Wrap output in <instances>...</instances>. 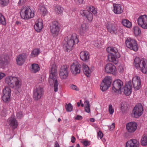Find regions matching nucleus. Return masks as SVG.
Instances as JSON below:
<instances>
[{
  "label": "nucleus",
  "instance_id": "obj_38",
  "mask_svg": "<svg viewBox=\"0 0 147 147\" xmlns=\"http://www.w3.org/2000/svg\"><path fill=\"white\" fill-rule=\"evenodd\" d=\"M39 50L38 49H34L30 55V56L32 57H35L37 56L39 53Z\"/></svg>",
  "mask_w": 147,
  "mask_h": 147
},
{
  "label": "nucleus",
  "instance_id": "obj_35",
  "mask_svg": "<svg viewBox=\"0 0 147 147\" xmlns=\"http://www.w3.org/2000/svg\"><path fill=\"white\" fill-rule=\"evenodd\" d=\"M55 9L56 13L59 14L62 13L63 8L59 5H57L55 7Z\"/></svg>",
  "mask_w": 147,
  "mask_h": 147
},
{
  "label": "nucleus",
  "instance_id": "obj_24",
  "mask_svg": "<svg viewBox=\"0 0 147 147\" xmlns=\"http://www.w3.org/2000/svg\"><path fill=\"white\" fill-rule=\"evenodd\" d=\"M123 88V92L125 95L128 96L131 94L132 92V86L129 83L125 84Z\"/></svg>",
  "mask_w": 147,
  "mask_h": 147
},
{
  "label": "nucleus",
  "instance_id": "obj_60",
  "mask_svg": "<svg viewBox=\"0 0 147 147\" xmlns=\"http://www.w3.org/2000/svg\"><path fill=\"white\" fill-rule=\"evenodd\" d=\"M119 71L121 73H122L123 72V69L122 67H119Z\"/></svg>",
  "mask_w": 147,
  "mask_h": 147
},
{
  "label": "nucleus",
  "instance_id": "obj_55",
  "mask_svg": "<svg viewBox=\"0 0 147 147\" xmlns=\"http://www.w3.org/2000/svg\"><path fill=\"white\" fill-rule=\"evenodd\" d=\"M85 107H90L89 102L88 100H86L84 102Z\"/></svg>",
  "mask_w": 147,
  "mask_h": 147
},
{
  "label": "nucleus",
  "instance_id": "obj_46",
  "mask_svg": "<svg viewBox=\"0 0 147 147\" xmlns=\"http://www.w3.org/2000/svg\"><path fill=\"white\" fill-rule=\"evenodd\" d=\"M109 113L111 115L114 112V109L113 108L112 105L111 104L109 105Z\"/></svg>",
  "mask_w": 147,
  "mask_h": 147
},
{
  "label": "nucleus",
  "instance_id": "obj_7",
  "mask_svg": "<svg viewBox=\"0 0 147 147\" xmlns=\"http://www.w3.org/2000/svg\"><path fill=\"white\" fill-rule=\"evenodd\" d=\"M125 44L127 47L135 51H137L138 46L135 40L131 38H127L125 40Z\"/></svg>",
  "mask_w": 147,
  "mask_h": 147
},
{
  "label": "nucleus",
  "instance_id": "obj_12",
  "mask_svg": "<svg viewBox=\"0 0 147 147\" xmlns=\"http://www.w3.org/2000/svg\"><path fill=\"white\" fill-rule=\"evenodd\" d=\"M143 111V107L141 104H139L136 105L133 110L135 117L137 118L140 116L142 114Z\"/></svg>",
  "mask_w": 147,
  "mask_h": 147
},
{
  "label": "nucleus",
  "instance_id": "obj_11",
  "mask_svg": "<svg viewBox=\"0 0 147 147\" xmlns=\"http://www.w3.org/2000/svg\"><path fill=\"white\" fill-rule=\"evenodd\" d=\"M138 25L144 29H147V16L143 15L140 16L137 20Z\"/></svg>",
  "mask_w": 147,
  "mask_h": 147
},
{
  "label": "nucleus",
  "instance_id": "obj_63",
  "mask_svg": "<svg viewBox=\"0 0 147 147\" xmlns=\"http://www.w3.org/2000/svg\"><path fill=\"white\" fill-rule=\"evenodd\" d=\"M90 120L91 122H94V119L93 118H90Z\"/></svg>",
  "mask_w": 147,
  "mask_h": 147
},
{
  "label": "nucleus",
  "instance_id": "obj_14",
  "mask_svg": "<svg viewBox=\"0 0 147 147\" xmlns=\"http://www.w3.org/2000/svg\"><path fill=\"white\" fill-rule=\"evenodd\" d=\"M69 72L68 67L66 65L61 66L59 70V75L61 79H66L68 75Z\"/></svg>",
  "mask_w": 147,
  "mask_h": 147
},
{
  "label": "nucleus",
  "instance_id": "obj_50",
  "mask_svg": "<svg viewBox=\"0 0 147 147\" xmlns=\"http://www.w3.org/2000/svg\"><path fill=\"white\" fill-rule=\"evenodd\" d=\"M103 134L102 132L100 131L98 133V137H99L100 139H101L103 137Z\"/></svg>",
  "mask_w": 147,
  "mask_h": 147
},
{
  "label": "nucleus",
  "instance_id": "obj_54",
  "mask_svg": "<svg viewBox=\"0 0 147 147\" xmlns=\"http://www.w3.org/2000/svg\"><path fill=\"white\" fill-rule=\"evenodd\" d=\"M85 110L86 112L88 113H89L90 111V107H85Z\"/></svg>",
  "mask_w": 147,
  "mask_h": 147
},
{
  "label": "nucleus",
  "instance_id": "obj_58",
  "mask_svg": "<svg viewBox=\"0 0 147 147\" xmlns=\"http://www.w3.org/2000/svg\"><path fill=\"white\" fill-rule=\"evenodd\" d=\"M5 76L4 73L2 72H0V80L2 79Z\"/></svg>",
  "mask_w": 147,
  "mask_h": 147
},
{
  "label": "nucleus",
  "instance_id": "obj_8",
  "mask_svg": "<svg viewBox=\"0 0 147 147\" xmlns=\"http://www.w3.org/2000/svg\"><path fill=\"white\" fill-rule=\"evenodd\" d=\"M43 87L42 86H39L34 88L33 93L34 100L37 101L40 99L43 95Z\"/></svg>",
  "mask_w": 147,
  "mask_h": 147
},
{
  "label": "nucleus",
  "instance_id": "obj_17",
  "mask_svg": "<svg viewBox=\"0 0 147 147\" xmlns=\"http://www.w3.org/2000/svg\"><path fill=\"white\" fill-rule=\"evenodd\" d=\"M132 84L134 89L136 90H138L140 87V79L137 76H135L133 78Z\"/></svg>",
  "mask_w": 147,
  "mask_h": 147
},
{
  "label": "nucleus",
  "instance_id": "obj_2",
  "mask_svg": "<svg viewBox=\"0 0 147 147\" xmlns=\"http://www.w3.org/2000/svg\"><path fill=\"white\" fill-rule=\"evenodd\" d=\"M57 68L55 65H52L48 82L50 85L54 84V91L55 92L58 91L59 84L57 80Z\"/></svg>",
  "mask_w": 147,
  "mask_h": 147
},
{
  "label": "nucleus",
  "instance_id": "obj_41",
  "mask_svg": "<svg viewBox=\"0 0 147 147\" xmlns=\"http://www.w3.org/2000/svg\"><path fill=\"white\" fill-rule=\"evenodd\" d=\"M9 3V0H0V5L1 7L7 5Z\"/></svg>",
  "mask_w": 147,
  "mask_h": 147
},
{
  "label": "nucleus",
  "instance_id": "obj_23",
  "mask_svg": "<svg viewBox=\"0 0 147 147\" xmlns=\"http://www.w3.org/2000/svg\"><path fill=\"white\" fill-rule=\"evenodd\" d=\"M9 124L13 129L16 128L18 126V122L16 119L11 116L8 120Z\"/></svg>",
  "mask_w": 147,
  "mask_h": 147
},
{
  "label": "nucleus",
  "instance_id": "obj_30",
  "mask_svg": "<svg viewBox=\"0 0 147 147\" xmlns=\"http://www.w3.org/2000/svg\"><path fill=\"white\" fill-rule=\"evenodd\" d=\"M107 50L108 52L109 53H113V54H115L117 57H120V55L118 52L117 49L116 48L109 47L107 48Z\"/></svg>",
  "mask_w": 147,
  "mask_h": 147
},
{
  "label": "nucleus",
  "instance_id": "obj_3",
  "mask_svg": "<svg viewBox=\"0 0 147 147\" xmlns=\"http://www.w3.org/2000/svg\"><path fill=\"white\" fill-rule=\"evenodd\" d=\"M134 63L137 69H140L143 73L147 74V60L136 57L134 59Z\"/></svg>",
  "mask_w": 147,
  "mask_h": 147
},
{
  "label": "nucleus",
  "instance_id": "obj_10",
  "mask_svg": "<svg viewBox=\"0 0 147 147\" xmlns=\"http://www.w3.org/2000/svg\"><path fill=\"white\" fill-rule=\"evenodd\" d=\"M112 82L111 78L109 77H106L101 83L100 89L102 91L107 90L110 86Z\"/></svg>",
  "mask_w": 147,
  "mask_h": 147
},
{
  "label": "nucleus",
  "instance_id": "obj_53",
  "mask_svg": "<svg viewBox=\"0 0 147 147\" xmlns=\"http://www.w3.org/2000/svg\"><path fill=\"white\" fill-rule=\"evenodd\" d=\"M26 0H19L18 2V5H22V4L24 3Z\"/></svg>",
  "mask_w": 147,
  "mask_h": 147
},
{
  "label": "nucleus",
  "instance_id": "obj_59",
  "mask_svg": "<svg viewBox=\"0 0 147 147\" xmlns=\"http://www.w3.org/2000/svg\"><path fill=\"white\" fill-rule=\"evenodd\" d=\"M76 139L75 138L74 136H72L71 138V142L72 143H74L75 142V140Z\"/></svg>",
  "mask_w": 147,
  "mask_h": 147
},
{
  "label": "nucleus",
  "instance_id": "obj_29",
  "mask_svg": "<svg viewBox=\"0 0 147 147\" xmlns=\"http://www.w3.org/2000/svg\"><path fill=\"white\" fill-rule=\"evenodd\" d=\"M80 57L81 59L84 61H86L89 58L88 53L86 51H83L80 53Z\"/></svg>",
  "mask_w": 147,
  "mask_h": 147
},
{
  "label": "nucleus",
  "instance_id": "obj_27",
  "mask_svg": "<svg viewBox=\"0 0 147 147\" xmlns=\"http://www.w3.org/2000/svg\"><path fill=\"white\" fill-rule=\"evenodd\" d=\"M89 25L87 24H84L82 25L80 30V33L82 35H84L86 33L88 32Z\"/></svg>",
  "mask_w": 147,
  "mask_h": 147
},
{
  "label": "nucleus",
  "instance_id": "obj_36",
  "mask_svg": "<svg viewBox=\"0 0 147 147\" xmlns=\"http://www.w3.org/2000/svg\"><path fill=\"white\" fill-rule=\"evenodd\" d=\"M141 144L144 146L147 145V137L146 136H142L141 139Z\"/></svg>",
  "mask_w": 147,
  "mask_h": 147
},
{
  "label": "nucleus",
  "instance_id": "obj_25",
  "mask_svg": "<svg viewBox=\"0 0 147 147\" xmlns=\"http://www.w3.org/2000/svg\"><path fill=\"white\" fill-rule=\"evenodd\" d=\"M108 58L109 61L115 64H117L118 62V58L115 54H113V53H109L108 55Z\"/></svg>",
  "mask_w": 147,
  "mask_h": 147
},
{
  "label": "nucleus",
  "instance_id": "obj_43",
  "mask_svg": "<svg viewBox=\"0 0 147 147\" xmlns=\"http://www.w3.org/2000/svg\"><path fill=\"white\" fill-rule=\"evenodd\" d=\"M0 23L5 25L6 24V22L5 19L2 15L0 13Z\"/></svg>",
  "mask_w": 147,
  "mask_h": 147
},
{
  "label": "nucleus",
  "instance_id": "obj_19",
  "mask_svg": "<svg viewBox=\"0 0 147 147\" xmlns=\"http://www.w3.org/2000/svg\"><path fill=\"white\" fill-rule=\"evenodd\" d=\"M112 9L114 12L117 14L122 13L123 10V8L120 4L115 3L113 4Z\"/></svg>",
  "mask_w": 147,
  "mask_h": 147
},
{
  "label": "nucleus",
  "instance_id": "obj_4",
  "mask_svg": "<svg viewBox=\"0 0 147 147\" xmlns=\"http://www.w3.org/2000/svg\"><path fill=\"white\" fill-rule=\"evenodd\" d=\"M5 82L9 86L12 88L15 87L18 88L22 85L21 82L18 78L11 76L6 78Z\"/></svg>",
  "mask_w": 147,
  "mask_h": 147
},
{
  "label": "nucleus",
  "instance_id": "obj_51",
  "mask_svg": "<svg viewBox=\"0 0 147 147\" xmlns=\"http://www.w3.org/2000/svg\"><path fill=\"white\" fill-rule=\"evenodd\" d=\"M115 123H112L111 125L108 126L110 130H113L115 128Z\"/></svg>",
  "mask_w": 147,
  "mask_h": 147
},
{
  "label": "nucleus",
  "instance_id": "obj_21",
  "mask_svg": "<svg viewBox=\"0 0 147 147\" xmlns=\"http://www.w3.org/2000/svg\"><path fill=\"white\" fill-rule=\"evenodd\" d=\"M139 142L136 139H132L126 143V147H139Z\"/></svg>",
  "mask_w": 147,
  "mask_h": 147
},
{
  "label": "nucleus",
  "instance_id": "obj_44",
  "mask_svg": "<svg viewBox=\"0 0 147 147\" xmlns=\"http://www.w3.org/2000/svg\"><path fill=\"white\" fill-rule=\"evenodd\" d=\"M65 107L67 111L71 112L72 111L73 107L71 103H69L68 105H66Z\"/></svg>",
  "mask_w": 147,
  "mask_h": 147
},
{
  "label": "nucleus",
  "instance_id": "obj_18",
  "mask_svg": "<svg viewBox=\"0 0 147 147\" xmlns=\"http://www.w3.org/2000/svg\"><path fill=\"white\" fill-rule=\"evenodd\" d=\"M126 127L128 132L133 133L137 129V124L135 122H130L127 124Z\"/></svg>",
  "mask_w": 147,
  "mask_h": 147
},
{
  "label": "nucleus",
  "instance_id": "obj_20",
  "mask_svg": "<svg viewBox=\"0 0 147 147\" xmlns=\"http://www.w3.org/2000/svg\"><path fill=\"white\" fill-rule=\"evenodd\" d=\"M9 62V57L4 55L0 57V67L3 68Z\"/></svg>",
  "mask_w": 147,
  "mask_h": 147
},
{
  "label": "nucleus",
  "instance_id": "obj_22",
  "mask_svg": "<svg viewBox=\"0 0 147 147\" xmlns=\"http://www.w3.org/2000/svg\"><path fill=\"white\" fill-rule=\"evenodd\" d=\"M27 57V55L24 53L19 55L16 59L17 64L20 65H22L25 62Z\"/></svg>",
  "mask_w": 147,
  "mask_h": 147
},
{
  "label": "nucleus",
  "instance_id": "obj_15",
  "mask_svg": "<svg viewBox=\"0 0 147 147\" xmlns=\"http://www.w3.org/2000/svg\"><path fill=\"white\" fill-rule=\"evenodd\" d=\"M11 90L10 88L8 87H5L3 91V96L2 99L5 102L9 101L11 96Z\"/></svg>",
  "mask_w": 147,
  "mask_h": 147
},
{
  "label": "nucleus",
  "instance_id": "obj_32",
  "mask_svg": "<svg viewBox=\"0 0 147 147\" xmlns=\"http://www.w3.org/2000/svg\"><path fill=\"white\" fill-rule=\"evenodd\" d=\"M103 43L102 39H99L98 40H94L93 42V44L98 48H100Z\"/></svg>",
  "mask_w": 147,
  "mask_h": 147
},
{
  "label": "nucleus",
  "instance_id": "obj_31",
  "mask_svg": "<svg viewBox=\"0 0 147 147\" xmlns=\"http://www.w3.org/2000/svg\"><path fill=\"white\" fill-rule=\"evenodd\" d=\"M82 68L84 74L88 77L90 76L91 71L88 66L86 64L83 63L82 64Z\"/></svg>",
  "mask_w": 147,
  "mask_h": 147
},
{
  "label": "nucleus",
  "instance_id": "obj_49",
  "mask_svg": "<svg viewBox=\"0 0 147 147\" xmlns=\"http://www.w3.org/2000/svg\"><path fill=\"white\" fill-rule=\"evenodd\" d=\"M82 144L85 146H89L90 144V142L87 140H84L82 142Z\"/></svg>",
  "mask_w": 147,
  "mask_h": 147
},
{
  "label": "nucleus",
  "instance_id": "obj_9",
  "mask_svg": "<svg viewBox=\"0 0 147 147\" xmlns=\"http://www.w3.org/2000/svg\"><path fill=\"white\" fill-rule=\"evenodd\" d=\"M50 29L53 36H57L60 31V27L58 22L56 21L53 22L50 26Z\"/></svg>",
  "mask_w": 147,
  "mask_h": 147
},
{
  "label": "nucleus",
  "instance_id": "obj_33",
  "mask_svg": "<svg viewBox=\"0 0 147 147\" xmlns=\"http://www.w3.org/2000/svg\"><path fill=\"white\" fill-rule=\"evenodd\" d=\"M40 70V67L38 65L36 64H33L32 65L31 71L32 72L36 73Z\"/></svg>",
  "mask_w": 147,
  "mask_h": 147
},
{
  "label": "nucleus",
  "instance_id": "obj_13",
  "mask_svg": "<svg viewBox=\"0 0 147 147\" xmlns=\"http://www.w3.org/2000/svg\"><path fill=\"white\" fill-rule=\"evenodd\" d=\"M81 65L77 61L74 62L71 66V70L72 74L74 75L80 72Z\"/></svg>",
  "mask_w": 147,
  "mask_h": 147
},
{
  "label": "nucleus",
  "instance_id": "obj_61",
  "mask_svg": "<svg viewBox=\"0 0 147 147\" xmlns=\"http://www.w3.org/2000/svg\"><path fill=\"white\" fill-rule=\"evenodd\" d=\"M55 147H60L57 141H56L55 142Z\"/></svg>",
  "mask_w": 147,
  "mask_h": 147
},
{
  "label": "nucleus",
  "instance_id": "obj_62",
  "mask_svg": "<svg viewBox=\"0 0 147 147\" xmlns=\"http://www.w3.org/2000/svg\"><path fill=\"white\" fill-rule=\"evenodd\" d=\"M42 78H40L38 80V82L39 83H42Z\"/></svg>",
  "mask_w": 147,
  "mask_h": 147
},
{
  "label": "nucleus",
  "instance_id": "obj_42",
  "mask_svg": "<svg viewBox=\"0 0 147 147\" xmlns=\"http://www.w3.org/2000/svg\"><path fill=\"white\" fill-rule=\"evenodd\" d=\"M41 13L43 14H45L47 12L46 8L44 6H39V9Z\"/></svg>",
  "mask_w": 147,
  "mask_h": 147
},
{
  "label": "nucleus",
  "instance_id": "obj_5",
  "mask_svg": "<svg viewBox=\"0 0 147 147\" xmlns=\"http://www.w3.org/2000/svg\"><path fill=\"white\" fill-rule=\"evenodd\" d=\"M34 16V13L29 6H25L21 9L20 16L22 19L28 20L33 18Z\"/></svg>",
  "mask_w": 147,
  "mask_h": 147
},
{
  "label": "nucleus",
  "instance_id": "obj_47",
  "mask_svg": "<svg viewBox=\"0 0 147 147\" xmlns=\"http://www.w3.org/2000/svg\"><path fill=\"white\" fill-rule=\"evenodd\" d=\"M121 111L122 112L124 111L127 108V107L126 104H125L123 103H121Z\"/></svg>",
  "mask_w": 147,
  "mask_h": 147
},
{
  "label": "nucleus",
  "instance_id": "obj_37",
  "mask_svg": "<svg viewBox=\"0 0 147 147\" xmlns=\"http://www.w3.org/2000/svg\"><path fill=\"white\" fill-rule=\"evenodd\" d=\"M86 9L92 12L94 15L97 13V11L96 9L92 6L90 5L87 6L86 7Z\"/></svg>",
  "mask_w": 147,
  "mask_h": 147
},
{
  "label": "nucleus",
  "instance_id": "obj_57",
  "mask_svg": "<svg viewBox=\"0 0 147 147\" xmlns=\"http://www.w3.org/2000/svg\"><path fill=\"white\" fill-rule=\"evenodd\" d=\"M82 119V116L79 115H77L75 118V119L76 120H81Z\"/></svg>",
  "mask_w": 147,
  "mask_h": 147
},
{
  "label": "nucleus",
  "instance_id": "obj_64",
  "mask_svg": "<svg viewBox=\"0 0 147 147\" xmlns=\"http://www.w3.org/2000/svg\"><path fill=\"white\" fill-rule=\"evenodd\" d=\"M21 24V22L18 21H17L16 22V24H17V25H19L20 24Z\"/></svg>",
  "mask_w": 147,
  "mask_h": 147
},
{
  "label": "nucleus",
  "instance_id": "obj_45",
  "mask_svg": "<svg viewBox=\"0 0 147 147\" xmlns=\"http://www.w3.org/2000/svg\"><path fill=\"white\" fill-rule=\"evenodd\" d=\"M88 11L86 10H81L80 11V14L83 17H85Z\"/></svg>",
  "mask_w": 147,
  "mask_h": 147
},
{
  "label": "nucleus",
  "instance_id": "obj_28",
  "mask_svg": "<svg viewBox=\"0 0 147 147\" xmlns=\"http://www.w3.org/2000/svg\"><path fill=\"white\" fill-rule=\"evenodd\" d=\"M107 29L109 32L112 34H116L117 30L115 26L112 24H108L107 26Z\"/></svg>",
  "mask_w": 147,
  "mask_h": 147
},
{
  "label": "nucleus",
  "instance_id": "obj_1",
  "mask_svg": "<svg viewBox=\"0 0 147 147\" xmlns=\"http://www.w3.org/2000/svg\"><path fill=\"white\" fill-rule=\"evenodd\" d=\"M78 42L77 35L76 34L70 36H66L63 42V48L65 51L69 52L73 49L74 44H77Z\"/></svg>",
  "mask_w": 147,
  "mask_h": 147
},
{
  "label": "nucleus",
  "instance_id": "obj_52",
  "mask_svg": "<svg viewBox=\"0 0 147 147\" xmlns=\"http://www.w3.org/2000/svg\"><path fill=\"white\" fill-rule=\"evenodd\" d=\"M70 87L72 89L76 90H78L77 86L73 84L71 85L70 86Z\"/></svg>",
  "mask_w": 147,
  "mask_h": 147
},
{
  "label": "nucleus",
  "instance_id": "obj_39",
  "mask_svg": "<svg viewBox=\"0 0 147 147\" xmlns=\"http://www.w3.org/2000/svg\"><path fill=\"white\" fill-rule=\"evenodd\" d=\"M89 22H91L93 20V16L92 13L88 11L87 14L85 17Z\"/></svg>",
  "mask_w": 147,
  "mask_h": 147
},
{
  "label": "nucleus",
  "instance_id": "obj_26",
  "mask_svg": "<svg viewBox=\"0 0 147 147\" xmlns=\"http://www.w3.org/2000/svg\"><path fill=\"white\" fill-rule=\"evenodd\" d=\"M42 28V23L40 19L37 20L34 25V28L37 32H40Z\"/></svg>",
  "mask_w": 147,
  "mask_h": 147
},
{
  "label": "nucleus",
  "instance_id": "obj_34",
  "mask_svg": "<svg viewBox=\"0 0 147 147\" xmlns=\"http://www.w3.org/2000/svg\"><path fill=\"white\" fill-rule=\"evenodd\" d=\"M122 23L123 25L127 28H129L131 26V23L127 20H123Z\"/></svg>",
  "mask_w": 147,
  "mask_h": 147
},
{
  "label": "nucleus",
  "instance_id": "obj_16",
  "mask_svg": "<svg viewBox=\"0 0 147 147\" xmlns=\"http://www.w3.org/2000/svg\"><path fill=\"white\" fill-rule=\"evenodd\" d=\"M105 70L107 73L115 74L116 71V68L115 66L113 64L111 63H108L106 65Z\"/></svg>",
  "mask_w": 147,
  "mask_h": 147
},
{
  "label": "nucleus",
  "instance_id": "obj_48",
  "mask_svg": "<svg viewBox=\"0 0 147 147\" xmlns=\"http://www.w3.org/2000/svg\"><path fill=\"white\" fill-rule=\"evenodd\" d=\"M23 116V114L22 111H20L18 112L16 114V117L17 118L20 119Z\"/></svg>",
  "mask_w": 147,
  "mask_h": 147
},
{
  "label": "nucleus",
  "instance_id": "obj_56",
  "mask_svg": "<svg viewBox=\"0 0 147 147\" xmlns=\"http://www.w3.org/2000/svg\"><path fill=\"white\" fill-rule=\"evenodd\" d=\"M75 1L77 3L79 4L83 3L84 2L83 0H75Z\"/></svg>",
  "mask_w": 147,
  "mask_h": 147
},
{
  "label": "nucleus",
  "instance_id": "obj_6",
  "mask_svg": "<svg viewBox=\"0 0 147 147\" xmlns=\"http://www.w3.org/2000/svg\"><path fill=\"white\" fill-rule=\"evenodd\" d=\"M112 91L115 92L120 94L123 88V82L119 79L114 80L112 84Z\"/></svg>",
  "mask_w": 147,
  "mask_h": 147
},
{
  "label": "nucleus",
  "instance_id": "obj_40",
  "mask_svg": "<svg viewBox=\"0 0 147 147\" xmlns=\"http://www.w3.org/2000/svg\"><path fill=\"white\" fill-rule=\"evenodd\" d=\"M134 32L135 35H139L141 33L140 29L138 26H135L134 28Z\"/></svg>",
  "mask_w": 147,
  "mask_h": 147
}]
</instances>
